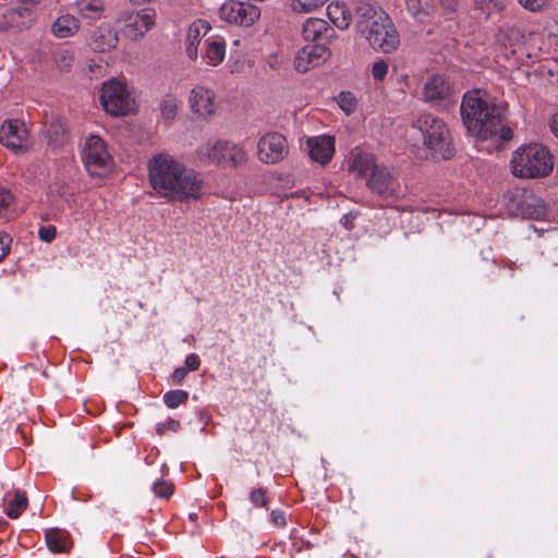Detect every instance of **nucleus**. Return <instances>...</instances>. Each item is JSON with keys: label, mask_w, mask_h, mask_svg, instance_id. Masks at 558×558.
I'll list each match as a JSON object with an SVG mask.
<instances>
[{"label": "nucleus", "mask_w": 558, "mask_h": 558, "mask_svg": "<svg viewBox=\"0 0 558 558\" xmlns=\"http://www.w3.org/2000/svg\"><path fill=\"white\" fill-rule=\"evenodd\" d=\"M474 7L486 17L500 13L505 8V0H474Z\"/></svg>", "instance_id": "nucleus-31"}, {"label": "nucleus", "mask_w": 558, "mask_h": 558, "mask_svg": "<svg viewBox=\"0 0 558 558\" xmlns=\"http://www.w3.org/2000/svg\"><path fill=\"white\" fill-rule=\"evenodd\" d=\"M463 124L475 137L487 140L498 134L501 110L480 89L464 94L460 107Z\"/></svg>", "instance_id": "nucleus-2"}, {"label": "nucleus", "mask_w": 558, "mask_h": 558, "mask_svg": "<svg viewBox=\"0 0 558 558\" xmlns=\"http://www.w3.org/2000/svg\"><path fill=\"white\" fill-rule=\"evenodd\" d=\"M327 15L339 29H347L352 20L351 12L345 3L339 1L327 5Z\"/></svg>", "instance_id": "nucleus-25"}, {"label": "nucleus", "mask_w": 558, "mask_h": 558, "mask_svg": "<svg viewBox=\"0 0 558 558\" xmlns=\"http://www.w3.org/2000/svg\"><path fill=\"white\" fill-rule=\"evenodd\" d=\"M196 155L201 162L225 169H235L247 160L242 146L226 140L207 141L197 148Z\"/></svg>", "instance_id": "nucleus-5"}, {"label": "nucleus", "mask_w": 558, "mask_h": 558, "mask_svg": "<svg viewBox=\"0 0 558 558\" xmlns=\"http://www.w3.org/2000/svg\"><path fill=\"white\" fill-rule=\"evenodd\" d=\"M12 193L3 187H0V216H2L13 203Z\"/></svg>", "instance_id": "nucleus-44"}, {"label": "nucleus", "mask_w": 558, "mask_h": 558, "mask_svg": "<svg viewBox=\"0 0 558 558\" xmlns=\"http://www.w3.org/2000/svg\"><path fill=\"white\" fill-rule=\"evenodd\" d=\"M209 29V24L204 20H197L190 25L185 39V49L186 54L191 60H195L197 58L198 44L201 43L202 37L205 36Z\"/></svg>", "instance_id": "nucleus-21"}, {"label": "nucleus", "mask_w": 558, "mask_h": 558, "mask_svg": "<svg viewBox=\"0 0 558 558\" xmlns=\"http://www.w3.org/2000/svg\"><path fill=\"white\" fill-rule=\"evenodd\" d=\"M310 157L320 163H328L335 154V137L322 135L311 137L306 142Z\"/></svg>", "instance_id": "nucleus-19"}, {"label": "nucleus", "mask_w": 558, "mask_h": 558, "mask_svg": "<svg viewBox=\"0 0 558 558\" xmlns=\"http://www.w3.org/2000/svg\"><path fill=\"white\" fill-rule=\"evenodd\" d=\"M453 87L441 74L427 77L422 88V100L433 108H447L451 104Z\"/></svg>", "instance_id": "nucleus-10"}, {"label": "nucleus", "mask_w": 558, "mask_h": 558, "mask_svg": "<svg viewBox=\"0 0 558 558\" xmlns=\"http://www.w3.org/2000/svg\"><path fill=\"white\" fill-rule=\"evenodd\" d=\"M288 155V144L283 135L272 132L259 138L257 144V157L267 165L281 161Z\"/></svg>", "instance_id": "nucleus-12"}, {"label": "nucleus", "mask_w": 558, "mask_h": 558, "mask_svg": "<svg viewBox=\"0 0 558 558\" xmlns=\"http://www.w3.org/2000/svg\"><path fill=\"white\" fill-rule=\"evenodd\" d=\"M388 69H389V65H388L387 61H385L383 59L375 61L372 64V69H371L373 78L377 82L384 81V78L386 77V75L388 73Z\"/></svg>", "instance_id": "nucleus-42"}, {"label": "nucleus", "mask_w": 558, "mask_h": 558, "mask_svg": "<svg viewBox=\"0 0 558 558\" xmlns=\"http://www.w3.org/2000/svg\"><path fill=\"white\" fill-rule=\"evenodd\" d=\"M250 501L255 507H264L266 508L269 501L267 490L265 488L258 487L254 488L248 496Z\"/></svg>", "instance_id": "nucleus-40"}, {"label": "nucleus", "mask_w": 558, "mask_h": 558, "mask_svg": "<svg viewBox=\"0 0 558 558\" xmlns=\"http://www.w3.org/2000/svg\"><path fill=\"white\" fill-rule=\"evenodd\" d=\"M271 522L278 526H286V513L281 510H272L270 513Z\"/></svg>", "instance_id": "nucleus-48"}, {"label": "nucleus", "mask_w": 558, "mask_h": 558, "mask_svg": "<svg viewBox=\"0 0 558 558\" xmlns=\"http://www.w3.org/2000/svg\"><path fill=\"white\" fill-rule=\"evenodd\" d=\"M180 100L173 95H166L160 101V111L166 120H173L178 113Z\"/></svg>", "instance_id": "nucleus-33"}, {"label": "nucleus", "mask_w": 558, "mask_h": 558, "mask_svg": "<svg viewBox=\"0 0 558 558\" xmlns=\"http://www.w3.org/2000/svg\"><path fill=\"white\" fill-rule=\"evenodd\" d=\"M54 62L61 71H68L74 63V52L69 48H60L54 52Z\"/></svg>", "instance_id": "nucleus-34"}, {"label": "nucleus", "mask_w": 558, "mask_h": 558, "mask_svg": "<svg viewBox=\"0 0 558 558\" xmlns=\"http://www.w3.org/2000/svg\"><path fill=\"white\" fill-rule=\"evenodd\" d=\"M99 100L105 111L114 117L126 116L134 107L125 85L118 81L104 83Z\"/></svg>", "instance_id": "nucleus-9"}, {"label": "nucleus", "mask_w": 558, "mask_h": 558, "mask_svg": "<svg viewBox=\"0 0 558 558\" xmlns=\"http://www.w3.org/2000/svg\"><path fill=\"white\" fill-rule=\"evenodd\" d=\"M338 106L345 114L352 113L357 106L355 97L350 92H341L337 97Z\"/></svg>", "instance_id": "nucleus-36"}, {"label": "nucleus", "mask_w": 558, "mask_h": 558, "mask_svg": "<svg viewBox=\"0 0 558 558\" xmlns=\"http://www.w3.org/2000/svg\"><path fill=\"white\" fill-rule=\"evenodd\" d=\"M12 239L7 233H0V263L8 256L10 253Z\"/></svg>", "instance_id": "nucleus-46"}, {"label": "nucleus", "mask_w": 558, "mask_h": 558, "mask_svg": "<svg viewBox=\"0 0 558 558\" xmlns=\"http://www.w3.org/2000/svg\"><path fill=\"white\" fill-rule=\"evenodd\" d=\"M410 14L420 22L430 16L435 10V0H405Z\"/></svg>", "instance_id": "nucleus-27"}, {"label": "nucleus", "mask_w": 558, "mask_h": 558, "mask_svg": "<svg viewBox=\"0 0 558 558\" xmlns=\"http://www.w3.org/2000/svg\"><path fill=\"white\" fill-rule=\"evenodd\" d=\"M205 194L204 175L182 163L166 198L175 202L198 201Z\"/></svg>", "instance_id": "nucleus-7"}, {"label": "nucleus", "mask_w": 558, "mask_h": 558, "mask_svg": "<svg viewBox=\"0 0 558 558\" xmlns=\"http://www.w3.org/2000/svg\"><path fill=\"white\" fill-rule=\"evenodd\" d=\"M553 0H518V2L527 11L536 13L549 8Z\"/></svg>", "instance_id": "nucleus-39"}, {"label": "nucleus", "mask_w": 558, "mask_h": 558, "mask_svg": "<svg viewBox=\"0 0 558 558\" xmlns=\"http://www.w3.org/2000/svg\"><path fill=\"white\" fill-rule=\"evenodd\" d=\"M328 0H287L290 10L296 14H308L322 8Z\"/></svg>", "instance_id": "nucleus-30"}, {"label": "nucleus", "mask_w": 558, "mask_h": 558, "mask_svg": "<svg viewBox=\"0 0 558 558\" xmlns=\"http://www.w3.org/2000/svg\"><path fill=\"white\" fill-rule=\"evenodd\" d=\"M89 45L93 50L107 52L118 45V34L110 27H98L92 35Z\"/></svg>", "instance_id": "nucleus-22"}, {"label": "nucleus", "mask_w": 558, "mask_h": 558, "mask_svg": "<svg viewBox=\"0 0 558 558\" xmlns=\"http://www.w3.org/2000/svg\"><path fill=\"white\" fill-rule=\"evenodd\" d=\"M331 56L326 44H307L294 57V69L299 73H306L311 69L325 63Z\"/></svg>", "instance_id": "nucleus-14"}, {"label": "nucleus", "mask_w": 558, "mask_h": 558, "mask_svg": "<svg viewBox=\"0 0 558 558\" xmlns=\"http://www.w3.org/2000/svg\"><path fill=\"white\" fill-rule=\"evenodd\" d=\"M187 369L184 367H178L173 371L171 377L174 384H180L187 374Z\"/></svg>", "instance_id": "nucleus-49"}, {"label": "nucleus", "mask_w": 558, "mask_h": 558, "mask_svg": "<svg viewBox=\"0 0 558 558\" xmlns=\"http://www.w3.org/2000/svg\"><path fill=\"white\" fill-rule=\"evenodd\" d=\"M173 490V484L163 480L156 481L153 484V492L155 496L159 498H169L172 496Z\"/></svg>", "instance_id": "nucleus-37"}, {"label": "nucleus", "mask_w": 558, "mask_h": 558, "mask_svg": "<svg viewBox=\"0 0 558 558\" xmlns=\"http://www.w3.org/2000/svg\"><path fill=\"white\" fill-rule=\"evenodd\" d=\"M182 163L170 154H158L149 160L148 181L160 197L166 198Z\"/></svg>", "instance_id": "nucleus-6"}, {"label": "nucleus", "mask_w": 558, "mask_h": 558, "mask_svg": "<svg viewBox=\"0 0 558 558\" xmlns=\"http://www.w3.org/2000/svg\"><path fill=\"white\" fill-rule=\"evenodd\" d=\"M333 29L322 19H307L302 28L304 40L311 44H326L333 36Z\"/></svg>", "instance_id": "nucleus-20"}, {"label": "nucleus", "mask_w": 558, "mask_h": 558, "mask_svg": "<svg viewBox=\"0 0 558 558\" xmlns=\"http://www.w3.org/2000/svg\"><path fill=\"white\" fill-rule=\"evenodd\" d=\"M28 131L24 122L10 120L0 128V142L14 153H24L28 148Z\"/></svg>", "instance_id": "nucleus-17"}, {"label": "nucleus", "mask_w": 558, "mask_h": 558, "mask_svg": "<svg viewBox=\"0 0 558 558\" xmlns=\"http://www.w3.org/2000/svg\"><path fill=\"white\" fill-rule=\"evenodd\" d=\"M155 22L156 12L154 9L145 8L130 12L124 19V35L131 40H138L154 27Z\"/></svg>", "instance_id": "nucleus-15"}, {"label": "nucleus", "mask_w": 558, "mask_h": 558, "mask_svg": "<svg viewBox=\"0 0 558 558\" xmlns=\"http://www.w3.org/2000/svg\"><path fill=\"white\" fill-rule=\"evenodd\" d=\"M155 428L156 433L160 436L165 435L167 432L175 433L180 428V422L169 417L163 422L157 423Z\"/></svg>", "instance_id": "nucleus-43"}, {"label": "nucleus", "mask_w": 558, "mask_h": 558, "mask_svg": "<svg viewBox=\"0 0 558 558\" xmlns=\"http://www.w3.org/2000/svg\"><path fill=\"white\" fill-rule=\"evenodd\" d=\"M46 544L52 553H64L71 547L68 533L58 529L46 532Z\"/></svg>", "instance_id": "nucleus-26"}, {"label": "nucleus", "mask_w": 558, "mask_h": 558, "mask_svg": "<svg viewBox=\"0 0 558 558\" xmlns=\"http://www.w3.org/2000/svg\"><path fill=\"white\" fill-rule=\"evenodd\" d=\"M184 368H186L189 372L197 371L201 366V359L197 354L191 353L185 357L184 361Z\"/></svg>", "instance_id": "nucleus-47"}, {"label": "nucleus", "mask_w": 558, "mask_h": 558, "mask_svg": "<svg viewBox=\"0 0 558 558\" xmlns=\"http://www.w3.org/2000/svg\"><path fill=\"white\" fill-rule=\"evenodd\" d=\"M219 16L229 24L248 27L259 19L260 11L250 2L229 0L220 7Z\"/></svg>", "instance_id": "nucleus-11"}, {"label": "nucleus", "mask_w": 558, "mask_h": 558, "mask_svg": "<svg viewBox=\"0 0 558 558\" xmlns=\"http://www.w3.org/2000/svg\"><path fill=\"white\" fill-rule=\"evenodd\" d=\"M27 508V498L24 493L16 492L14 498L9 502L5 513L11 519H17Z\"/></svg>", "instance_id": "nucleus-32"}, {"label": "nucleus", "mask_w": 558, "mask_h": 558, "mask_svg": "<svg viewBox=\"0 0 558 558\" xmlns=\"http://www.w3.org/2000/svg\"><path fill=\"white\" fill-rule=\"evenodd\" d=\"M226 57V45L221 40H206V52L205 59L208 64L217 66L220 64Z\"/></svg>", "instance_id": "nucleus-28"}, {"label": "nucleus", "mask_w": 558, "mask_h": 558, "mask_svg": "<svg viewBox=\"0 0 558 558\" xmlns=\"http://www.w3.org/2000/svg\"><path fill=\"white\" fill-rule=\"evenodd\" d=\"M551 133L558 138V113L554 114L549 122Z\"/></svg>", "instance_id": "nucleus-50"}, {"label": "nucleus", "mask_w": 558, "mask_h": 558, "mask_svg": "<svg viewBox=\"0 0 558 558\" xmlns=\"http://www.w3.org/2000/svg\"><path fill=\"white\" fill-rule=\"evenodd\" d=\"M367 187L384 199L397 195L398 183L391 171L384 165H378L366 180Z\"/></svg>", "instance_id": "nucleus-18"}, {"label": "nucleus", "mask_w": 558, "mask_h": 558, "mask_svg": "<svg viewBox=\"0 0 558 558\" xmlns=\"http://www.w3.org/2000/svg\"><path fill=\"white\" fill-rule=\"evenodd\" d=\"M509 275L510 277L514 276V269L511 266L509 267Z\"/></svg>", "instance_id": "nucleus-53"}, {"label": "nucleus", "mask_w": 558, "mask_h": 558, "mask_svg": "<svg viewBox=\"0 0 558 558\" xmlns=\"http://www.w3.org/2000/svg\"><path fill=\"white\" fill-rule=\"evenodd\" d=\"M378 166L376 162L375 156L369 153L357 151L353 154L350 165L349 171L357 174L361 178H367Z\"/></svg>", "instance_id": "nucleus-23"}, {"label": "nucleus", "mask_w": 558, "mask_h": 558, "mask_svg": "<svg viewBox=\"0 0 558 558\" xmlns=\"http://www.w3.org/2000/svg\"><path fill=\"white\" fill-rule=\"evenodd\" d=\"M441 5L449 9V10H453L456 8V0H439Z\"/></svg>", "instance_id": "nucleus-51"}, {"label": "nucleus", "mask_w": 558, "mask_h": 558, "mask_svg": "<svg viewBox=\"0 0 558 558\" xmlns=\"http://www.w3.org/2000/svg\"><path fill=\"white\" fill-rule=\"evenodd\" d=\"M65 131L61 125H51L48 130L49 143L56 146H61L65 142Z\"/></svg>", "instance_id": "nucleus-41"}, {"label": "nucleus", "mask_w": 558, "mask_h": 558, "mask_svg": "<svg viewBox=\"0 0 558 558\" xmlns=\"http://www.w3.org/2000/svg\"><path fill=\"white\" fill-rule=\"evenodd\" d=\"M510 169L517 178H545L553 172L554 158L548 148L542 144L522 145L513 151Z\"/></svg>", "instance_id": "nucleus-3"}, {"label": "nucleus", "mask_w": 558, "mask_h": 558, "mask_svg": "<svg viewBox=\"0 0 558 558\" xmlns=\"http://www.w3.org/2000/svg\"><path fill=\"white\" fill-rule=\"evenodd\" d=\"M356 28L369 46L391 53L400 45V36L390 16L378 5L361 1L355 8Z\"/></svg>", "instance_id": "nucleus-1"}, {"label": "nucleus", "mask_w": 558, "mask_h": 558, "mask_svg": "<svg viewBox=\"0 0 558 558\" xmlns=\"http://www.w3.org/2000/svg\"><path fill=\"white\" fill-rule=\"evenodd\" d=\"M544 45L548 51H558V25L546 28L544 33Z\"/></svg>", "instance_id": "nucleus-38"}, {"label": "nucleus", "mask_w": 558, "mask_h": 558, "mask_svg": "<svg viewBox=\"0 0 558 558\" xmlns=\"http://www.w3.org/2000/svg\"><path fill=\"white\" fill-rule=\"evenodd\" d=\"M82 160L92 177H105L112 168V156L98 135H89L82 150Z\"/></svg>", "instance_id": "nucleus-8"}, {"label": "nucleus", "mask_w": 558, "mask_h": 558, "mask_svg": "<svg viewBox=\"0 0 558 558\" xmlns=\"http://www.w3.org/2000/svg\"><path fill=\"white\" fill-rule=\"evenodd\" d=\"M412 126L421 133L423 145L433 156L450 158V133L441 119L432 113H423L413 121Z\"/></svg>", "instance_id": "nucleus-4"}, {"label": "nucleus", "mask_w": 558, "mask_h": 558, "mask_svg": "<svg viewBox=\"0 0 558 558\" xmlns=\"http://www.w3.org/2000/svg\"><path fill=\"white\" fill-rule=\"evenodd\" d=\"M189 393L185 390H170L163 395V402L170 409H177L186 403Z\"/></svg>", "instance_id": "nucleus-35"}, {"label": "nucleus", "mask_w": 558, "mask_h": 558, "mask_svg": "<svg viewBox=\"0 0 558 558\" xmlns=\"http://www.w3.org/2000/svg\"><path fill=\"white\" fill-rule=\"evenodd\" d=\"M57 229L52 225L43 226L38 230V238L46 243H50L56 239Z\"/></svg>", "instance_id": "nucleus-45"}, {"label": "nucleus", "mask_w": 558, "mask_h": 558, "mask_svg": "<svg viewBox=\"0 0 558 558\" xmlns=\"http://www.w3.org/2000/svg\"><path fill=\"white\" fill-rule=\"evenodd\" d=\"M75 5L78 13L85 19H100L104 12L101 0H77Z\"/></svg>", "instance_id": "nucleus-29"}, {"label": "nucleus", "mask_w": 558, "mask_h": 558, "mask_svg": "<svg viewBox=\"0 0 558 558\" xmlns=\"http://www.w3.org/2000/svg\"><path fill=\"white\" fill-rule=\"evenodd\" d=\"M189 107L198 118L208 120L216 114V94L209 87L195 85L189 93Z\"/></svg>", "instance_id": "nucleus-13"}, {"label": "nucleus", "mask_w": 558, "mask_h": 558, "mask_svg": "<svg viewBox=\"0 0 558 558\" xmlns=\"http://www.w3.org/2000/svg\"><path fill=\"white\" fill-rule=\"evenodd\" d=\"M517 204L512 209L524 218L542 220L547 217V207L543 198L531 191H517L514 194Z\"/></svg>", "instance_id": "nucleus-16"}, {"label": "nucleus", "mask_w": 558, "mask_h": 558, "mask_svg": "<svg viewBox=\"0 0 558 558\" xmlns=\"http://www.w3.org/2000/svg\"><path fill=\"white\" fill-rule=\"evenodd\" d=\"M81 27L80 21L72 14H63L52 23L51 33L57 38L74 36Z\"/></svg>", "instance_id": "nucleus-24"}, {"label": "nucleus", "mask_w": 558, "mask_h": 558, "mask_svg": "<svg viewBox=\"0 0 558 558\" xmlns=\"http://www.w3.org/2000/svg\"><path fill=\"white\" fill-rule=\"evenodd\" d=\"M344 226H345V228H347L348 230H351V229L353 228V227H352V225L350 223V221H345V222H344Z\"/></svg>", "instance_id": "nucleus-52"}]
</instances>
